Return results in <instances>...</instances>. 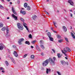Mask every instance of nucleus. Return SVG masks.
<instances>
[{
    "mask_svg": "<svg viewBox=\"0 0 75 75\" xmlns=\"http://www.w3.org/2000/svg\"><path fill=\"white\" fill-rule=\"evenodd\" d=\"M49 62L50 64L52 65H55V62L52 60V59L51 58H49Z\"/></svg>",
    "mask_w": 75,
    "mask_h": 75,
    "instance_id": "1",
    "label": "nucleus"
},
{
    "mask_svg": "<svg viewBox=\"0 0 75 75\" xmlns=\"http://www.w3.org/2000/svg\"><path fill=\"white\" fill-rule=\"evenodd\" d=\"M49 64V59H47L43 62L42 63V65L43 67H46Z\"/></svg>",
    "mask_w": 75,
    "mask_h": 75,
    "instance_id": "2",
    "label": "nucleus"
},
{
    "mask_svg": "<svg viewBox=\"0 0 75 75\" xmlns=\"http://www.w3.org/2000/svg\"><path fill=\"white\" fill-rule=\"evenodd\" d=\"M17 27L20 30H23V29H24L23 27L22 26V25H21L19 23H18Z\"/></svg>",
    "mask_w": 75,
    "mask_h": 75,
    "instance_id": "3",
    "label": "nucleus"
},
{
    "mask_svg": "<svg viewBox=\"0 0 75 75\" xmlns=\"http://www.w3.org/2000/svg\"><path fill=\"white\" fill-rule=\"evenodd\" d=\"M24 40V39L23 38L19 39V40L18 41L19 44V45H21L22 44L21 42L23 41Z\"/></svg>",
    "mask_w": 75,
    "mask_h": 75,
    "instance_id": "4",
    "label": "nucleus"
},
{
    "mask_svg": "<svg viewBox=\"0 0 75 75\" xmlns=\"http://www.w3.org/2000/svg\"><path fill=\"white\" fill-rule=\"evenodd\" d=\"M68 2L69 3L71 6H74V2L73 1H72V0H69L68 1Z\"/></svg>",
    "mask_w": 75,
    "mask_h": 75,
    "instance_id": "5",
    "label": "nucleus"
},
{
    "mask_svg": "<svg viewBox=\"0 0 75 75\" xmlns=\"http://www.w3.org/2000/svg\"><path fill=\"white\" fill-rule=\"evenodd\" d=\"M23 25L26 28L28 32H29V30H28V28H27V24L25 23H23Z\"/></svg>",
    "mask_w": 75,
    "mask_h": 75,
    "instance_id": "6",
    "label": "nucleus"
},
{
    "mask_svg": "<svg viewBox=\"0 0 75 75\" xmlns=\"http://www.w3.org/2000/svg\"><path fill=\"white\" fill-rule=\"evenodd\" d=\"M12 16L14 18L15 20H18V19L17 18V17L15 16L14 14H12Z\"/></svg>",
    "mask_w": 75,
    "mask_h": 75,
    "instance_id": "7",
    "label": "nucleus"
},
{
    "mask_svg": "<svg viewBox=\"0 0 75 75\" xmlns=\"http://www.w3.org/2000/svg\"><path fill=\"white\" fill-rule=\"evenodd\" d=\"M13 54L16 57H18V54H17V52L16 51H14Z\"/></svg>",
    "mask_w": 75,
    "mask_h": 75,
    "instance_id": "8",
    "label": "nucleus"
},
{
    "mask_svg": "<svg viewBox=\"0 0 75 75\" xmlns=\"http://www.w3.org/2000/svg\"><path fill=\"white\" fill-rule=\"evenodd\" d=\"M61 64L63 65H65L67 64V63L65 61L62 60L61 61Z\"/></svg>",
    "mask_w": 75,
    "mask_h": 75,
    "instance_id": "9",
    "label": "nucleus"
},
{
    "mask_svg": "<svg viewBox=\"0 0 75 75\" xmlns=\"http://www.w3.org/2000/svg\"><path fill=\"white\" fill-rule=\"evenodd\" d=\"M12 10L14 14H15V15H17V13L14 10V8H13V7H12Z\"/></svg>",
    "mask_w": 75,
    "mask_h": 75,
    "instance_id": "10",
    "label": "nucleus"
},
{
    "mask_svg": "<svg viewBox=\"0 0 75 75\" xmlns=\"http://www.w3.org/2000/svg\"><path fill=\"white\" fill-rule=\"evenodd\" d=\"M62 29L65 32H67V29L65 26H63L62 27Z\"/></svg>",
    "mask_w": 75,
    "mask_h": 75,
    "instance_id": "11",
    "label": "nucleus"
},
{
    "mask_svg": "<svg viewBox=\"0 0 75 75\" xmlns=\"http://www.w3.org/2000/svg\"><path fill=\"white\" fill-rule=\"evenodd\" d=\"M10 59L12 61L13 63L14 64H15L16 62H15V61L14 60V59L12 57H11Z\"/></svg>",
    "mask_w": 75,
    "mask_h": 75,
    "instance_id": "12",
    "label": "nucleus"
},
{
    "mask_svg": "<svg viewBox=\"0 0 75 75\" xmlns=\"http://www.w3.org/2000/svg\"><path fill=\"white\" fill-rule=\"evenodd\" d=\"M36 49H37V50L38 51H41V50H40V47L38 45H36Z\"/></svg>",
    "mask_w": 75,
    "mask_h": 75,
    "instance_id": "13",
    "label": "nucleus"
},
{
    "mask_svg": "<svg viewBox=\"0 0 75 75\" xmlns=\"http://www.w3.org/2000/svg\"><path fill=\"white\" fill-rule=\"evenodd\" d=\"M49 38L50 39V41H54V39H53L52 37H51V36H50V37H49Z\"/></svg>",
    "mask_w": 75,
    "mask_h": 75,
    "instance_id": "14",
    "label": "nucleus"
},
{
    "mask_svg": "<svg viewBox=\"0 0 75 75\" xmlns=\"http://www.w3.org/2000/svg\"><path fill=\"white\" fill-rule=\"evenodd\" d=\"M66 50H67V52L68 51L69 52H70V51H71V50L68 47H66Z\"/></svg>",
    "mask_w": 75,
    "mask_h": 75,
    "instance_id": "15",
    "label": "nucleus"
},
{
    "mask_svg": "<svg viewBox=\"0 0 75 75\" xmlns=\"http://www.w3.org/2000/svg\"><path fill=\"white\" fill-rule=\"evenodd\" d=\"M47 34L48 37L49 38L50 37H51V33H50L49 32L47 33Z\"/></svg>",
    "mask_w": 75,
    "mask_h": 75,
    "instance_id": "16",
    "label": "nucleus"
},
{
    "mask_svg": "<svg viewBox=\"0 0 75 75\" xmlns=\"http://www.w3.org/2000/svg\"><path fill=\"white\" fill-rule=\"evenodd\" d=\"M48 71H49V72H50V71H51V69H46V73H47V74H48Z\"/></svg>",
    "mask_w": 75,
    "mask_h": 75,
    "instance_id": "17",
    "label": "nucleus"
},
{
    "mask_svg": "<svg viewBox=\"0 0 75 75\" xmlns=\"http://www.w3.org/2000/svg\"><path fill=\"white\" fill-rule=\"evenodd\" d=\"M71 35L72 36L73 38H74V39H75V35H74V34H73V33H72V32H71Z\"/></svg>",
    "mask_w": 75,
    "mask_h": 75,
    "instance_id": "18",
    "label": "nucleus"
},
{
    "mask_svg": "<svg viewBox=\"0 0 75 75\" xmlns=\"http://www.w3.org/2000/svg\"><path fill=\"white\" fill-rule=\"evenodd\" d=\"M37 16H36L35 15H34L33 16L32 18H33V20H35V18H37Z\"/></svg>",
    "mask_w": 75,
    "mask_h": 75,
    "instance_id": "19",
    "label": "nucleus"
},
{
    "mask_svg": "<svg viewBox=\"0 0 75 75\" xmlns=\"http://www.w3.org/2000/svg\"><path fill=\"white\" fill-rule=\"evenodd\" d=\"M28 5V4H27V3H25L24 4V6L25 8H27Z\"/></svg>",
    "mask_w": 75,
    "mask_h": 75,
    "instance_id": "20",
    "label": "nucleus"
},
{
    "mask_svg": "<svg viewBox=\"0 0 75 75\" xmlns=\"http://www.w3.org/2000/svg\"><path fill=\"white\" fill-rule=\"evenodd\" d=\"M25 44H28V45H30V42L28 41H26L25 42Z\"/></svg>",
    "mask_w": 75,
    "mask_h": 75,
    "instance_id": "21",
    "label": "nucleus"
},
{
    "mask_svg": "<svg viewBox=\"0 0 75 75\" xmlns=\"http://www.w3.org/2000/svg\"><path fill=\"white\" fill-rule=\"evenodd\" d=\"M62 52L63 54H64V55H65V56L67 57H68V56L67 55V54L64 52V51H63V50H62Z\"/></svg>",
    "mask_w": 75,
    "mask_h": 75,
    "instance_id": "22",
    "label": "nucleus"
},
{
    "mask_svg": "<svg viewBox=\"0 0 75 75\" xmlns=\"http://www.w3.org/2000/svg\"><path fill=\"white\" fill-rule=\"evenodd\" d=\"M40 47L41 48H42V49H43V50H44V49L45 48V47H44V46L43 45H40Z\"/></svg>",
    "mask_w": 75,
    "mask_h": 75,
    "instance_id": "23",
    "label": "nucleus"
},
{
    "mask_svg": "<svg viewBox=\"0 0 75 75\" xmlns=\"http://www.w3.org/2000/svg\"><path fill=\"white\" fill-rule=\"evenodd\" d=\"M5 63L6 66H8V62L7 61V60L5 61Z\"/></svg>",
    "mask_w": 75,
    "mask_h": 75,
    "instance_id": "24",
    "label": "nucleus"
},
{
    "mask_svg": "<svg viewBox=\"0 0 75 75\" xmlns=\"http://www.w3.org/2000/svg\"><path fill=\"white\" fill-rule=\"evenodd\" d=\"M57 56L58 57V58H61V54L59 53H58L57 54Z\"/></svg>",
    "mask_w": 75,
    "mask_h": 75,
    "instance_id": "25",
    "label": "nucleus"
},
{
    "mask_svg": "<svg viewBox=\"0 0 75 75\" xmlns=\"http://www.w3.org/2000/svg\"><path fill=\"white\" fill-rule=\"evenodd\" d=\"M57 37L58 38H59V39H60V38H61V35H57Z\"/></svg>",
    "mask_w": 75,
    "mask_h": 75,
    "instance_id": "26",
    "label": "nucleus"
},
{
    "mask_svg": "<svg viewBox=\"0 0 75 75\" xmlns=\"http://www.w3.org/2000/svg\"><path fill=\"white\" fill-rule=\"evenodd\" d=\"M6 30L7 34H8L9 30H8V27H6Z\"/></svg>",
    "mask_w": 75,
    "mask_h": 75,
    "instance_id": "27",
    "label": "nucleus"
},
{
    "mask_svg": "<svg viewBox=\"0 0 75 75\" xmlns=\"http://www.w3.org/2000/svg\"><path fill=\"white\" fill-rule=\"evenodd\" d=\"M30 9L31 8H30V7L29 6H28L27 10H30Z\"/></svg>",
    "mask_w": 75,
    "mask_h": 75,
    "instance_id": "28",
    "label": "nucleus"
},
{
    "mask_svg": "<svg viewBox=\"0 0 75 75\" xmlns=\"http://www.w3.org/2000/svg\"><path fill=\"white\" fill-rule=\"evenodd\" d=\"M6 27H3L2 28V29H1V30L2 31H5V30H6Z\"/></svg>",
    "mask_w": 75,
    "mask_h": 75,
    "instance_id": "29",
    "label": "nucleus"
},
{
    "mask_svg": "<svg viewBox=\"0 0 75 75\" xmlns=\"http://www.w3.org/2000/svg\"><path fill=\"white\" fill-rule=\"evenodd\" d=\"M62 41H63V40L60 39L58 40V42H60V43H61V42H62Z\"/></svg>",
    "mask_w": 75,
    "mask_h": 75,
    "instance_id": "30",
    "label": "nucleus"
},
{
    "mask_svg": "<svg viewBox=\"0 0 75 75\" xmlns=\"http://www.w3.org/2000/svg\"><path fill=\"white\" fill-rule=\"evenodd\" d=\"M0 8H1V9H4V7L2 6V5L0 4Z\"/></svg>",
    "mask_w": 75,
    "mask_h": 75,
    "instance_id": "31",
    "label": "nucleus"
},
{
    "mask_svg": "<svg viewBox=\"0 0 75 75\" xmlns=\"http://www.w3.org/2000/svg\"><path fill=\"white\" fill-rule=\"evenodd\" d=\"M34 57H35V56H34V55H31V58H32V59H34Z\"/></svg>",
    "mask_w": 75,
    "mask_h": 75,
    "instance_id": "32",
    "label": "nucleus"
},
{
    "mask_svg": "<svg viewBox=\"0 0 75 75\" xmlns=\"http://www.w3.org/2000/svg\"><path fill=\"white\" fill-rule=\"evenodd\" d=\"M35 42H36V40H34L33 41H32L31 43H32V44H35Z\"/></svg>",
    "mask_w": 75,
    "mask_h": 75,
    "instance_id": "33",
    "label": "nucleus"
},
{
    "mask_svg": "<svg viewBox=\"0 0 75 75\" xmlns=\"http://www.w3.org/2000/svg\"><path fill=\"white\" fill-rule=\"evenodd\" d=\"M28 37H29V38H32V35H31V34H30L29 35Z\"/></svg>",
    "mask_w": 75,
    "mask_h": 75,
    "instance_id": "34",
    "label": "nucleus"
},
{
    "mask_svg": "<svg viewBox=\"0 0 75 75\" xmlns=\"http://www.w3.org/2000/svg\"><path fill=\"white\" fill-rule=\"evenodd\" d=\"M63 51H64V52H65V53L67 52H68L67 51V50H66L65 48L63 50Z\"/></svg>",
    "mask_w": 75,
    "mask_h": 75,
    "instance_id": "35",
    "label": "nucleus"
},
{
    "mask_svg": "<svg viewBox=\"0 0 75 75\" xmlns=\"http://www.w3.org/2000/svg\"><path fill=\"white\" fill-rule=\"evenodd\" d=\"M22 14H23L24 15V14H25V11H22Z\"/></svg>",
    "mask_w": 75,
    "mask_h": 75,
    "instance_id": "36",
    "label": "nucleus"
},
{
    "mask_svg": "<svg viewBox=\"0 0 75 75\" xmlns=\"http://www.w3.org/2000/svg\"><path fill=\"white\" fill-rule=\"evenodd\" d=\"M3 50V46H0V50Z\"/></svg>",
    "mask_w": 75,
    "mask_h": 75,
    "instance_id": "37",
    "label": "nucleus"
},
{
    "mask_svg": "<svg viewBox=\"0 0 75 75\" xmlns=\"http://www.w3.org/2000/svg\"><path fill=\"white\" fill-rule=\"evenodd\" d=\"M27 55H28V54H25L23 56V58H25L27 56Z\"/></svg>",
    "mask_w": 75,
    "mask_h": 75,
    "instance_id": "38",
    "label": "nucleus"
},
{
    "mask_svg": "<svg viewBox=\"0 0 75 75\" xmlns=\"http://www.w3.org/2000/svg\"><path fill=\"white\" fill-rule=\"evenodd\" d=\"M65 38L66 41H67V42H69L68 40V38Z\"/></svg>",
    "mask_w": 75,
    "mask_h": 75,
    "instance_id": "39",
    "label": "nucleus"
},
{
    "mask_svg": "<svg viewBox=\"0 0 75 75\" xmlns=\"http://www.w3.org/2000/svg\"><path fill=\"white\" fill-rule=\"evenodd\" d=\"M45 12L46 13V14H47V15H49V13H48V12H47L46 11H45Z\"/></svg>",
    "mask_w": 75,
    "mask_h": 75,
    "instance_id": "40",
    "label": "nucleus"
},
{
    "mask_svg": "<svg viewBox=\"0 0 75 75\" xmlns=\"http://www.w3.org/2000/svg\"><path fill=\"white\" fill-rule=\"evenodd\" d=\"M3 26V24L0 23V27H2Z\"/></svg>",
    "mask_w": 75,
    "mask_h": 75,
    "instance_id": "41",
    "label": "nucleus"
},
{
    "mask_svg": "<svg viewBox=\"0 0 75 75\" xmlns=\"http://www.w3.org/2000/svg\"><path fill=\"white\" fill-rule=\"evenodd\" d=\"M42 41H42V40H41L40 41V44H42Z\"/></svg>",
    "mask_w": 75,
    "mask_h": 75,
    "instance_id": "42",
    "label": "nucleus"
},
{
    "mask_svg": "<svg viewBox=\"0 0 75 75\" xmlns=\"http://www.w3.org/2000/svg\"><path fill=\"white\" fill-rule=\"evenodd\" d=\"M20 20L22 21H24V20L23 19V18H20Z\"/></svg>",
    "mask_w": 75,
    "mask_h": 75,
    "instance_id": "43",
    "label": "nucleus"
},
{
    "mask_svg": "<svg viewBox=\"0 0 75 75\" xmlns=\"http://www.w3.org/2000/svg\"><path fill=\"white\" fill-rule=\"evenodd\" d=\"M57 73L59 75H61V73H60V72L57 71Z\"/></svg>",
    "mask_w": 75,
    "mask_h": 75,
    "instance_id": "44",
    "label": "nucleus"
},
{
    "mask_svg": "<svg viewBox=\"0 0 75 75\" xmlns=\"http://www.w3.org/2000/svg\"><path fill=\"white\" fill-rule=\"evenodd\" d=\"M0 70H4V68L3 67L0 68Z\"/></svg>",
    "mask_w": 75,
    "mask_h": 75,
    "instance_id": "45",
    "label": "nucleus"
},
{
    "mask_svg": "<svg viewBox=\"0 0 75 75\" xmlns=\"http://www.w3.org/2000/svg\"><path fill=\"white\" fill-rule=\"evenodd\" d=\"M9 36H10V35H8V34H7L6 35V37H9Z\"/></svg>",
    "mask_w": 75,
    "mask_h": 75,
    "instance_id": "46",
    "label": "nucleus"
},
{
    "mask_svg": "<svg viewBox=\"0 0 75 75\" xmlns=\"http://www.w3.org/2000/svg\"><path fill=\"white\" fill-rule=\"evenodd\" d=\"M53 59H54V61H55L56 59V58L55 57H53Z\"/></svg>",
    "mask_w": 75,
    "mask_h": 75,
    "instance_id": "47",
    "label": "nucleus"
},
{
    "mask_svg": "<svg viewBox=\"0 0 75 75\" xmlns=\"http://www.w3.org/2000/svg\"><path fill=\"white\" fill-rule=\"evenodd\" d=\"M52 51H53V52H54V53H55V50L52 49Z\"/></svg>",
    "mask_w": 75,
    "mask_h": 75,
    "instance_id": "48",
    "label": "nucleus"
},
{
    "mask_svg": "<svg viewBox=\"0 0 75 75\" xmlns=\"http://www.w3.org/2000/svg\"><path fill=\"white\" fill-rule=\"evenodd\" d=\"M53 23L54 24V25H55V24H57V23L55 22H53Z\"/></svg>",
    "mask_w": 75,
    "mask_h": 75,
    "instance_id": "49",
    "label": "nucleus"
},
{
    "mask_svg": "<svg viewBox=\"0 0 75 75\" xmlns=\"http://www.w3.org/2000/svg\"><path fill=\"white\" fill-rule=\"evenodd\" d=\"M20 0H18V4H20Z\"/></svg>",
    "mask_w": 75,
    "mask_h": 75,
    "instance_id": "50",
    "label": "nucleus"
},
{
    "mask_svg": "<svg viewBox=\"0 0 75 75\" xmlns=\"http://www.w3.org/2000/svg\"><path fill=\"white\" fill-rule=\"evenodd\" d=\"M0 45H1V46H2V47H3V45H4L3 44H2V43H1L0 44Z\"/></svg>",
    "mask_w": 75,
    "mask_h": 75,
    "instance_id": "51",
    "label": "nucleus"
},
{
    "mask_svg": "<svg viewBox=\"0 0 75 75\" xmlns=\"http://www.w3.org/2000/svg\"><path fill=\"white\" fill-rule=\"evenodd\" d=\"M2 47L3 48H6V46H4V45H3V46Z\"/></svg>",
    "mask_w": 75,
    "mask_h": 75,
    "instance_id": "52",
    "label": "nucleus"
},
{
    "mask_svg": "<svg viewBox=\"0 0 75 75\" xmlns=\"http://www.w3.org/2000/svg\"><path fill=\"white\" fill-rule=\"evenodd\" d=\"M41 55H42V56H43L44 55V54L42 53Z\"/></svg>",
    "mask_w": 75,
    "mask_h": 75,
    "instance_id": "53",
    "label": "nucleus"
},
{
    "mask_svg": "<svg viewBox=\"0 0 75 75\" xmlns=\"http://www.w3.org/2000/svg\"><path fill=\"white\" fill-rule=\"evenodd\" d=\"M5 71L4 70H2V72H3V73H4Z\"/></svg>",
    "mask_w": 75,
    "mask_h": 75,
    "instance_id": "54",
    "label": "nucleus"
},
{
    "mask_svg": "<svg viewBox=\"0 0 75 75\" xmlns=\"http://www.w3.org/2000/svg\"><path fill=\"white\" fill-rule=\"evenodd\" d=\"M31 48H34V47H33V46H31Z\"/></svg>",
    "mask_w": 75,
    "mask_h": 75,
    "instance_id": "55",
    "label": "nucleus"
},
{
    "mask_svg": "<svg viewBox=\"0 0 75 75\" xmlns=\"http://www.w3.org/2000/svg\"><path fill=\"white\" fill-rule=\"evenodd\" d=\"M70 14V16H71V17H72V13H71Z\"/></svg>",
    "mask_w": 75,
    "mask_h": 75,
    "instance_id": "56",
    "label": "nucleus"
},
{
    "mask_svg": "<svg viewBox=\"0 0 75 75\" xmlns=\"http://www.w3.org/2000/svg\"><path fill=\"white\" fill-rule=\"evenodd\" d=\"M53 31L54 33H57V31H55V30H53Z\"/></svg>",
    "mask_w": 75,
    "mask_h": 75,
    "instance_id": "57",
    "label": "nucleus"
},
{
    "mask_svg": "<svg viewBox=\"0 0 75 75\" xmlns=\"http://www.w3.org/2000/svg\"><path fill=\"white\" fill-rule=\"evenodd\" d=\"M65 59H68V58L67 57H65Z\"/></svg>",
    "mask_w": 75,
    "mask_h": 75,
    "instance_id": "58",
    "label": "nucleus"
},
{
    "mask_svg": "<svg viewBox=\"0 0 75 75\" xmlns=\"http://www.w3.org/2000/svg\"><path fill=\"white\" fill-rule=\"evenodd\" d=\"M10 4H12V2H10Z\"/></svg>",
    "mask_w": 75,
    "mask_h": 75,
    "instance_id": "59",
    "label": "nucleus"
},
{
    "mask_svg": "<svg viewBox=\"0 0 75 75\" xmlns=\"http://www.w3.org/2000/svg\"><path fill=\"white\" fill-rule=\"evenodd\" d=\"M10 19V17H7V19Z\"/></svg>",
    "mask_w": 75,
    "mask_h": 75,
    "instance_id": "60",
    "label": "nucleus"
},
{
    "mask_svg": "<svg viewBox=\"0 0 75 75\" xmlns=\"http://www.w3.org/2000/svg\"><path fill=\"white\" fill-rule=\"evenodd\" d=\"M51 29L52 30H53V28H52V27L51 28Z\"/></svg>",
    "mask_w": 75,
    "mask_h": 75,
    "instance_id": "61",
    "label": "nucleus"
},
{
    "mask_svg": "<svg viewBox=\"0 0 75 75\" xmlns=\"http://www.w3.org/2000/svg\"><path fill=\"white\" fill-rule=\"evenodd\" d=\"M64 11L65 12H67V11H66V10L65 9H64Z\"/></svg>",
    "mask_w": 75,
    "mask_h": 75,
    "instance_id": "62",
    "label": "nucleus"
},
{
    "mask_svg": "<svg viewBox=\"0 0 75 75\" xmlns=\"http://www.w3.org/2000/svg\"><path fill=\"white\" fill-rule=\"evenodd\" d=\"M47 2H48L50 1L49 0H47Z\"/></svg>",
    "mask_w": 75,
    "mask_h": 75,
    "instance_id": "63",
    "label": "nucleus"
},
{
    "mask_svg": "<svg viewBox=\"0 0 75 75\" xmlns=\"http://www.w3.org/2000/svg\"><path fill=\"white\" fill-rule=\"evenodd\" d=\"M69 11H71V10H69Z\"/></svg>",
    "mask_w": 75,
    "mask_h": 75,
    "instance_id": "64",
    "label": "nucleus"
}]
</instances>
